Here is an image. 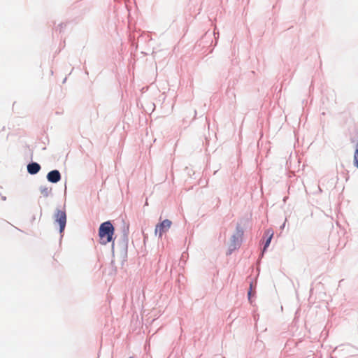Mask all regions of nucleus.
Masks as SVG:
<instances>
[{"label":"nucleus","instance_id":"obj_1","mask_svg":"<svg viewBox=\"0 0 358 358\" xmlns=\"http://www.w3.org/2000/svg\"><path fill=\"white\" fill-rule=\"evenodd\" d=\"M115 229L110 222L107 221L102 223L99 229V236L100 238V243L106 245L110 242L113 239Z\"/></svg>","mask_w":358,"mask_h":358},{"label":"nucleus","instance_id":"obj_2","mask_svg":"<svg viewBox=\"0 0 358 358\" xmlns=\"http://www.w3.org/2000/svg\"><path fill=\"white\" fill-rule=\"evenodd\" d=\"M55 222L58 223L59 226V232L62 233L65 229L66 223V215L64 210H57L55 214Z\"/></svg>","mask_w":358,"mask_h":358},{"label":"nucleus","instance_id":"obj_3","mask_svg":"<svg viewBox=\"0 0 358 358\" xmlns=\"http://www.w3.org/2000/svg\"><path fill=\"white\" fill-rule=\"evenodd\" d=\"M172 222L169 220H164L161 223L158 224L156 227L155 232L156 234H159V236L161 237L162 234L166 232L171 227Z\"/></svg>","mask_w":358,"mask_h":358},{"label":"nucleus","instance_id":"obj_4","mask_svg":"<svg viewBox=\"0 0 358 358\" xmlns=\"http://www.w3.org/2000/svg\"><path fill=\"white\" fill-rule=\"evenodd\" d=\"M243 235V230L240 226H237L236 234L232 236V242L234 247L238 245L242 239Z\"/></svg>","mask_w":358,"mask_h":358},{"label":"nucleus","instance_id":"obj_5","mask_svg":"<svg viewBox=\"0 0 358 358\" xmlns=\"http://www.w3.org/2000/svg\"><path fill=\"white\" fill-rule=\"evenodd\" d=\"M47 178L48 181L53 183H56L60 180L61 175L59 171L53 170L48 173Z\"/></svg>","mask_w":358,"mask_h":358},{"label":"nucleus","instance_id":"obj_6","mask_svg":"<svg viewBox=\"0 0 358 358\" xmlns=\"http://www.w3.org/2000/svg\"><path fill=\"white\" fill-rule=\"evenodd\" d=\"M41 169V166L38 163L33 162L27 166V171L30 174H36Z\"/></svg>","mask_w":358,"mask_h":358},{"label":"nucleus","instance_id":"obj_7","mask_svg":"<svg viewBox=\"0 0 358 358\" xmlns=\"http://www.w3.org/2000/svg\"><path fill=\"white\" fill-rule=\"evenodd\" d=\"M265 234L266 236H268V238L265 243V245H264V250H266V248L269 245L270 243H271V238L273 236V230L271 229H267L265 232Z\"/></svg>","mask_w":358,"mask_h":358},{"label":"nucleus","instance_id":"obj_8","mask_svg":"<svg viewBox=\"0 0 358 358\" xmlns=\"http://www.w3.org/2000/svg\"><path fill=\"white\" fill-rule=\"evenodd\" d=\"M40 192L45 197H48L51 192V188L47 186H42L40 187Z\"/></svg>","mask_w":358,"mask_h":358},{"label":"nucleus","instance_id":"obj_9","mask_svg":"<svg viewBox=\"0 0 358 358\" xmlns=\"http://www.w3.org/2000/svg\"><path fill=\"white\" fill-rule=\"evenodd\" d=\"M354 161L355 166L358 168V142L356 145V150L354 155Z\"/></svg>","mask_w":358,"mask_h":358},{"label":"nucleus","instance_id":"obj_10","mask_svg":"<svg viewBox=\"0 0 358 358\" xmlns=\"http://www.w3.org/2000/svg\"><path fill=\"white\" fill-rule=\"evenodd\" d=\"M129 358H132V357H129Z\"/></svg>","mask_w":358,"mask_h":358}]
</instances>
